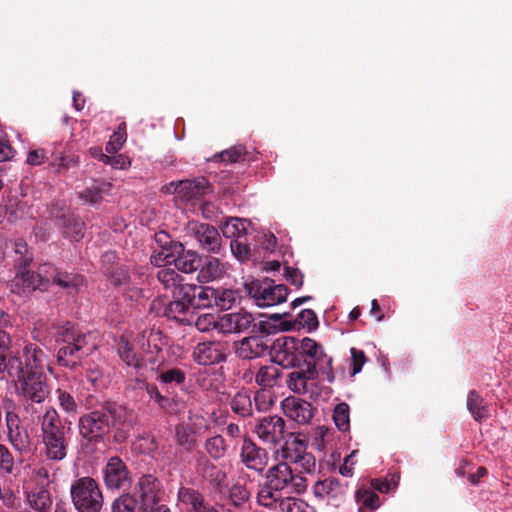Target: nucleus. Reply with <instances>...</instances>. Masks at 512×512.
Segmentation results:
<instances>
[{
  "mask_svg": "<svg viewBox=\"0 0 512 512\" xmlns=\"http://www.w3.org/2000/svg\"><path fill=\"white\" fill-rule=\"evenodd\" d=\"M253 325V314L244 309L226 313L218 320V329L224 334H240L245 332L251 333Z\"/></svg>",
  "mask_w": 512,
  "mask_h": 512,
  "instance_id": "18",
  "label": "nucleus"
},
{
  "mask_svg": "<svg viewBox=\"0 0 512 512\" xmlns=\"http://www.w3.org/2000/svg\"><path fill=\"white\" fill-rule=\"evenodd\" d=\"M282 371L275 365H266L260 367L255 376V382L261 388L271 389L280 386Z\"/></svg>",
  "mask_w": 512,
  "mask_h": 512,
  "instance_id": "38",
  "label": "nucleus"
},
{
  "mask_svg": "<svg viewBox=\"0 0 512 512\" xmlns=\"http://www.w3.org/2000/svg\"><path fill=\"white\" fill-rule=\"evenodd\" d=\"M240 459L246 468L262 473L268 463V453L252 439L244 437Z\"/></svg>",
  "mask_w": 512,
  "mask_h": 512,
  "instance_id": "22",
  "label": "nucleus"
},
{
  "mask_svg": "<svg viewBox=\"0 0 512 512\" xmlns=\"http://www.w3.org/2000/svg\"><path fill=\"white\" fill-rule=\"evenodd\" d=\"M205 423L203 416L190 414L186 422L175 426V441L185 451H191L197 444L198 432Z\"/></svg>",
  "mask_w": 512,
  "mask_h": 512,
  "instance_id": "16",
  "label": "nucleus"
},
{
  "mask_svg": "<svg viewBox=\"0 0 512 512\" xmlns=\"http://www.w3.org/2000/svg\"><path fill=\"white\" fill-rule=\"evenodd\" d=\"M195 327L200 332H208L214 328H218V321L213 314H202L197 317Z\"/></svg>",
  "mask_w": 512,
  "mask_h": 512,
  "instance_id": "64",
  "label": "nucleus"
},
{
  "mask_svg": "<svg viewBox=\"0 0 512 512\" xmlns=\"http://www.w3.org/2000/svg\"><path fill=\"white\" fill-rule=\"evenodd\" d=\"M23 359L20 358V367L23 372H45L47 353L35 343H26L23 348Z\"/></svg>",
  "mask_w": 512,
  "mask_h": 512,
  "instance_id": "27",
  "label": "nucleus"
},
{
  "mask_svg": "<svg viewBox=\"0 0 512 512\" xmlns=\"http://www.w3.org/2000/svg\"><path fill=\"white\" fill-rule=\"evenodd\" d=\"M157 380L164 384L182 385L186 381V373L180 368L162 370Z\"/></svg>",
  "mask_w": 512,
  "mask_h": 512,
  "instance_id": "57",
  "label": "nucleus"
},
{
  "mask_svg": "<svg viewBox=\"0 0 512 512\" xmlns=\"http://www.w3.org/2000/svg\"><path fill=\"white\" fill-rule=\"evenodd\" d=\"M333 359L332 357L328 356L327 354L324 355V357H321V359L315 362H309L307 363V366H313L315 369V379L318 378L319 373L324 376V379L328 383H333L335 381V374L333 370Z\"/></svg>",
  "mask_w": 512,
  "mask_h": 512,
  "instance_id": "48",
  "label": "nucleus"
},
{
  "mask_svg": "<svg viewBox=\"0 0 512 512\" xmlns=\"http://www.w3.org/2000/svg\"><path fill=\"white\" fill-rule=\"evenodd\" d=\"M14 267L30 266L33 261V253L28 248L27 243L23 239H17L13 244Z\"/></svg>",
  "mask_w": 512,
  "mask_h": 512,
  "instance_id": "47",
  "label": "nucleus"
},
{
  "mask_svg": "<svg viewBox=\"0 0 512 512\" xmlns=\"http://www.w3.org/2000/svg\"><path fill=\"white\" fill-rule=\"evenodd\" d=\"M197 279L200 283H208L221 278L226 272V264L213 256L202 258Z\"/></svg>",
  "mask_w": 512,
  "mask_h": 512,
  "instance_id": "29",
  "label": "nucleus"
},
{
  "mask_svg": "<svg viewBox=\"0 0 512 512\" xmlns=\"http://www.w3.org/2000/svg\"><path fill=\"white\" fill-rule=\"evenodd\" d=\"M229 406L234 414L241 418L253 415V403L248 390L237 391L230 399Z\"/></svg>",
  "mask_w": 512,
  "mask_h": 512,
  "instance_id": "35",
  "label": "nucleus"
},
{
  "mask_svg": "<svg viewBox=\"0 0 512 512\" xmlns=\"http://www.w3.org/2000/svg\"><path fill=\"white\" fill-rule=\"evenodd\" d=\"M333 420L336 427L346 432L350 429V407L347 403L341 402L337 404L333 411Z\"/></svg>",
  "mask_w": 512,
  "mask_h": 512,
  "instance_id": "49",
  "label": "nucleus"
},
{
  "mask_svg": "<svg viewBox=\"0 0 512 512\" xmlns=\"http://www.w3.org/2000/svg\"><path fill=\"white\" fill-rule=\"evenodd\" d=\"M308 380H315L313 366H303L299 370L291 372L288 375L287 385L293 392L303 394L308 391Z\"/></svg>",
  "mask_w": 512,
  "mask_h": 512,
  "instance_id": "34",
  "label": "nucleus"
},
{
  "mask_svg": "<svg viewBox=\"0 0 512 512\" xmlns=\"http://www.w3.org/2000/svg\"><path fill=\"white\" fill-rule=\"evenodd\" d=\"M133 427V411L113 401H104L78 419L79 435L88 445L103 443L115 429L114 440L123 442Z\"/></svg>",
  "mask_w": 512,
  "mask_h": 512,
  "instance_id": "1",
  "label": "nucleus"
},
{
  "mask_svg": "<svg viewBox=\"0 0 512 512\" xmlns=\"http://www.w3.org/2000/svg\"><path fill=\"white\" fill-rule=\"evenodd\" d=\"M247 224L246 220L230 218L221 226V230L226 238L240 239L247 234Z\"/></svg>",
  "mask_w": 512,
  "mask_h": 512,
  "instance_id": "45",
  "label": "nucleus"
},
{
  "mask_svg": "<svg viewBox=\"0 0 512 512\" xmlns=\"http://www.w3.org/2000/svg\"><path fill=\"white\" fill-rule=\"evenodd\" d=\"M49 215L63 235L71 241L78 242L84 237V222L64 202L56 201L52 203Z\"/></svg>",
  "mask_w": 512,
  "mask_h": 512,
  "instance_id": "6",
  "label": "nucleus"
},
{
  "mask_svg": "<svg viewBox=\"0 0 512 512\" xmlns=\"http://www.w3.org/2000/svg\"><path fill=\"white\" fill-rule=\"evenodd\" d=\"M281 408L286 417L300 425L310 423L316 410L310 402L294 396L285 398Z\"/></svg>",
  "mask_w": 512,
  "mask_h": 512,
  "instance_id": "20",
  "label": "nucleus"
},
{
  "mask_svg": "<svg viewBox=\"0 0 512 512\" xmlns=\"http://www.w3.org/2000/svg\"><path fill=\"white\" fill-rule=\"evenodd\" d=\"M178 500L186 506H190L193 512H218L204 498L198 490L181 487L178 491Z\"/></svg>",
  "mask_w": 512,
  "mask_h": 512,
  "instance_id": "28",
  "label": "nucleus"
},
{
  "mask_svg": "<svg viewBox=\"0 0 512 512\" xmlns=\"http://www.w3.org/2000/svg\"><path fill=\"white\" fill-rule=\"evenodd\" d=\"M118 354L122 361L126 363V365L133 367L137 370L143 368V359L137 355L132 345L128 342V340L124 339L123 337H121L118 343Z\"/></svg>",
  "mask_w": 512,
  "mask_h": 512,
  "instance_id": "41",
  "label": "nucleus"
},
{
  "mask_svg": "<svg viewBox=\"0 0 512 512\" xmlns=\"http://www.w3.org/2000/svg\"><path fill=\"white\" fill-rule=\"evenodd\" d=\"M55 342L61 346L87 340V335L77 330L75 325L69 321L54 326Z\"/></svg>",
  "mask_w": 512,
  "mask_h": 512,
  "instance_id": "33",
  "label": "nucleus"
},
{
  "mask_svg": "<svg viewBox=\"0 0 512 512\" xmlns=\"http://www.w3.org/2000/svg\"><path fill=\"white\" fill-rule=\"evenodd\" d=\"M228 344L224 341H204L198 343L192 352V359L199 365L208 366L225 362Z\"/></svg>",
  "mask_w": 512,
  "mask_h": 512,
  "instance_id": "13",
  "label": "nucleus"
},
{
  "mask_svg": "<svg viewBox=\"0 0 512 512\" xmlns=\"http://www.w3.org/2000/svg\"><path fill=\"white\" fill-rule=\"evenodd\" d=\"M283 499L284 498L280 492L271 490L269 485L265 482L260 486L257 493V503L268 509H275L276 507H279V504Z\"/></svg>",
  "mask_w": 512,
  "mask_h": 512,
  "instance_id": "44",
  "label": "nucleus"
},
{
  "mask_svg": "<svg viewBox=\"0 0 512 512\" xmlns=\"http://www.w3.org/2000/svg\"><path fill=\"white\" fill-rule=\"evenodd\" d=\"M293 479V470L286 463H277L271 466L265 474V483L274 491L288 493L289 483Z\"/></svg>",
  "mask_w": 512,
  "mask_h": 512,
  "instance_id": "26",
  "label": "nucleus"
},
{
  "mask_svg": "<svg viewBox=\"0 0 512 512\" xmlns=\"http://www.w3.org/2000/svg\"><path fill=\"white\" fill-rule=\"evenodd\" d=\"M272 361L287 369L301 368L306 359L300 354L299 340L290 336L276 339L272 345Z\"/></svg>",
  "mask_w": 512,
  "mask_h": 512,
  "instance_id": "9",
  "label": "nucleus"
},
{
  "mask_svg": "<svg viewBox=\"0 0 512 512\" xmlns=\"http://www.w3.org/2000/svg\"><path fill=\"white\" fill-rule=\"evenodd\" d=\"M5 425L7 439L12 447L20 454H26L31 449V436L27 427L22 424L19 414L14 410L6 409Z\"/></svg>",
  "mask_w": 512,
  "mask_h": 512,
  "instance_id": "12",
  "label": "nucleus"
},
{
  "mask_svg": "<svg viewBox=\"0 0 512 512\" xmlns=\"http://www.w3.org/2000/svg\"><path fill=\"white\" fill-rule=\"evenodd\" d=\"M281 331L306 328L309 332L316 330L319 326L316 313L312 309H303L293 321L280 322Z\"/></svg>",
  "mask_w": 512,
  "mask_h": 512,
  "instance_id": "31",
  "label": "nucleus"
},
{
  "mask_svg": "<svg viewBox=\"0 0 512 512\" xmlns=\"http://www.w3.org/2000/svg\"><path fill=\"white\" fill-rule=\"evenodd\" d=\"M86 345L87 340L61 345L57 351V363L70 370L77 369L83 358L88 356L85 351Z\"/></svg>",
  "mask_w": 512,
  "mask_h": 512,
  "instance_id": "25",
  "label": "nucleus"
},
{
  "mask_svg": "<svg viewBox=\"0 0 512 512\" xmlns=\"http://www.w3.org/2000/svg\"><path fill=\"white\" fill-rule=\"evenodd\" d=\"M281 512H314L306 502L293 497H285L279 504Z\"/></svg>",
  "mask_w": 512,
  "mask_h": 512,
  "instance_id": "56",
  "label": "nucleus"
},
{
  "mask_svg": "<svg viewBox=\"0 0 512 512\" xmlns=\"http://www.w3.org/2000/svg\"><path fill=\"white\" fill-rule=\"evenodd\" d=\"M155 243L159 250L155 249L150 257L151 264L155 266H162L175 261L179 252L183 251V244L179 241H174L170 234L165 231H159L154 236Z\"/></svg>",
  "mask_w": 512,
  "mask_h": 512,
  "instance_id": "14",
  "label": "nucleus"
},
{
  "mask_svg": "<svg viewBox=\"0 0 512 512\" xmlns=\"http://www.w3.org/2000/svg\"><path fill=\"white\" fill-rule=\"evenodd\" d=\"M216 302L214 303L216 307L221 310L230 309L237 300V293L231 289H217V295L215 296Z\"/></svg>",
  "mask_w": 512,
  "mask_h": 512,
  "instance_id": "59",
  "label": "nucleus"
},
{
  "mask_svg": "<svg viewBox=\"0 0 512 512\" xmlns=\"http://www.w3.org/2000/svg\"><path fill=\"white\" fill-rule=\"evenodd\" d=\"M171 293L174 299L184 302L189 308H193L195 300L194 284L183 283L182 281Z\"/></svg>",
  "mask_w": 512,
  "mask_h": 512,
  "instance_id": "51",
  "label": "nucleus"
},
{
  "mask_svg": "<svg viewBox=\"0 0 512 512\" xmlns=\"http://www.w3.org/2000/svg\"><path fill=\"white\" fill-rule=\"evenodd\" d=\"M189 307L184 302L173 298L169 303L163 305L160 301L154 300L151 303L150 310L157 311L158 314L178 322H184L185 316L189 311Z\"/></svg>",
  "mask_w": 512,
  "mask_h": 512,
  "instance_id": "30",
  "label": "nucleus"
},
{
  "mask_svg": "<svg viewBox=\"0 0 512 512\" xmlns=\"http://www.w3.org/2000/svg\"><path fill=\"white\" fill-rule=\"evenodd\" d=\"M245 154V148L241 145L231 147L227 150L222 151L216 157H219L221 161L226 163H235L243 159Z\"/></svg>",
  "mask_w": 512,
  "mask_h": 512,
  "instance_id": "63",
  "label": "nucleus"
},
{
  "mask_svg": "<svg viewBox=\"0 0 512 512\" xmlns=\"http://www.w3.org/2000/svg\"><path fill=\"white\" fill-rule=\"evenodd\" d=\"M44 455L48 460L60 462L68 455L70 427H66L53 407H49L40 418Z\"/></svg>",
  "mask_w": 512,
  "mask_h": 512,
  "instance_id": "2",
  "label": "nucleus"
},
{
  "mask_svg": "<svg viewBox=\"0 0 512 512\" xmlns=\"http://www.w3.org/2000/svg\"><path fill=\"white\" fill-rule=\"evenodd\" d=\"M73 508L77 512H100L103 506V494L99 484L92 477H81L70 488Z\"/></svg>",
  "mask_w": 512,
  "mask_h": 512,
  "instance_id": "4",
  "label": "nucleus"
},
{
  "mask_svg": "<svg viewBox=\"0 0 512 512\" xmlns=\"http://www.w3.org/2000/svg\"><path fill=\"white\" fill-rule=\"evenodd\" d=\"M102 473L107 490H126L132 484V472L125 461L117 455L107 460Z\"/></svg>",
  "mask_w": 512,
  "mask_h": 512,
  "instance_id": "11",
  "label": "nucleus"
},
{
  "mask_svg": "<svg viewBox=\"0 0 512 512\" xmlns=\"http://www.w3.org/2000/svg\"><path fill=\"white\" fill-rule=\"evenodd\" d=\"M289 289L284 284H275L274 280L265 278L253 282L249 293L258 307H270L287 300Z\"/></svg>",
  "mask_w": 512,
  "mask_h": 512,
  "instance_id": "7",
  "label": "nucleus"
},
{
  "mask_svg": "<svg viewBox=\"0 0 512 512\" xmlns=\"http://www.w3.org/2000/svg\"><path fill=\"white\" fill-rule=\"evenodd\" d=\"M192 235L208 252L219 254L222 249V239L218 230L207 223H193L190 227Z\"/></svg>",
  "mask_w": 512,
  "mask_h": 512,
  "instance_id": "23",
  "label": "nucleus"
},
{
  "mask_svg": "<svg viewBox=\"0 0 512 512\" xmlns=\"http://www.w3.org/2000/svg\"><path fill=\"white\" fill-rule=\"evenodd\" d=\"M20 368V357L16 355L0 353V379L4 378V373L13 379Z\"/></svg>",
  "mask_w": 512,
  "mask_h": 512,
  "instance_id": "52",
  "label": "nucleus"
},
{
  "mask_svg": "<svg viewBox=\"0 0 512 512\" xmlns=\"http://www.w3.org/2000/svg\"><path fill=\"white\" fill-rule=\"evenodd\" d=\"M175 191L181 200L195 205L211 192V185L206 178L199 177L179 181Z\"/></svg>",
  "mask_w": 512,
  "mask_h": 512,
  "instance_id": "21",
  "label": "nucleus"
},
{
  "mask_svg": "<svg viewBox=\"0 0 512 512\" xmlns=\"http://www.w3.org/2000/svg\"><path fill=\"white\" fill-rule=\"evenodd\" d=\"M307 443L300 435L288 433L283 440V444L277 450V455L281 459L280 463L299 464L302 472L312 473L315 470V457L306 451Z\"/></svg>",
  "mask_w": 512,
  "mask_h": 512,
  "instance_id": "5",
  "label": "nucleus"
},
{
  "mask_svg": "<svg viewBox=\"0 0 512 512\" xmlns=\"http://www.w3.org/2000/svg\"><path fill=\"white\" fill-rule=\"evenodd\" d=\"M110 283L115 287H120L124 292H130V298L140 295V289L137 288L131 280L129 271L124 266H117L108 273Z\"/></svg>",
  "mask_w": 512,
  "mask_h": 512,
  "instance_id": "32",
  "label": "nucleus"
},
{
  "mask_svg": "<svg viewBox=\"0 0 512 512\" xmlns=\"http://www.w3.org/2000/svg\"><path fill=\"white\" fill-rule=\"evenodd\" d=\"M42 271L44 273V277H46L45 280L47 287L52 282L62 289L77 291L79 287L84 284V278L82 275L62 271L50 263L42 264Z\"/></svg>",
  "mask_w": 512,
  "mask_h": 512,
  "instance_id": "19",
  "label": "nucleus"
},
{
  "mask_svg": "<svg viewBox=\"0 0 512 512\" xmlns=\"http://www.w3.org/2000/svg\"><path fill=\"white\" fill-rule=\"evenodd\" d=\"M217 289L210 286L195 285V300L193 309H202L215 306Z\"/></svg>",
  "mask_w": 512,
  "mask_h": 512,
  "instance_id": "42",
  "label": "nucleus"
},
{
  "mask_svg": "<svg viewBox=\"0 0 512 512\" xmlns=\"http://www.w3.org/2000/svg\"><path fill=\"white\" fill-rule=\"evenodd\" d=\"M467 409L477 422H482L490 417L487 402L476 390H471L468 393Z\"/></svg>",
  "mask_w": 512,
  "mask_h": 512,
  "instance_id": "37",
  "label": "nucleus"
},
{
  "mask_svg": "<svg viewBox=\"0 0 512 512\" xmlns=\"http://www.w3.org/2000/svg\"><path fill=\"white\" fill-rule=\"evenodd\" d=\"M29 506L36 512H50L52 507V497L50 492L41 487L37 491L31 492L27 496Z\"/></svg>",
  "mask_w": 512,
  "mask_h": 512,
  "instance_id": "40",
  "label": "nucleus"
},
{
  "mask_svg": "<svg viewBox=\"0 0 512 512\" xmlns=\"http://www.w3.org/2000/svg\"><path fill=\"white\" fill-rule=\"evenodd\" d=\"M15 394L27 410L33 404H42L51 393L45 372H23L20 367L13 377Z\"/></svg>",
  "mask_w": 512,
  "mask_h": 512,
  "instance_id": "3",
  "label": "nucleus"
},
{
  "mask_svg": "<svg viewBox=\"0 0 512 512\" xmlns=\"http://www.w3.org/2000/svg\"><path fill=\"white\" fill-rule=\"evenodd\" d=\"M110 184L93 185L79 194V197L87 203L96 204L102 200V194L108 191Z\"/></svg>",
  "mask_w": 512,
  "mask_h": 512,
  "instance_id": "58",
  "label": "nucleus"
},
{
  "mask_svg": "<svg viewBox=\"0 0 512 512\" xmlns=\"http://www.w3.org/2000/svg\"><path fill=\"white\" fill-rule=\"evenodd\" d=\"M253 401L256 410L259 412H267L275 403L273 393L265 388H261L255 392Z\"/></svg>",
  "mask_w": 512,
  "mask_h": 512,
  "instance_id": "55",
  "label": "nucleus"
},
{
  "mask_svg": "<svg viewBox=\"0 0 512 512\" xmlns=\"http://www.w3.org/2000/svg\"><path fill=\"white\" fill-rule=\"evenodd\" d=\"M57 400L60 408L68 415H76L78 405L74 396L68 391L58 388L56 390Z\"/></svg>",
  "mask_w": 512,
  "mask_h": 512,
  "instance_id": "54",
  "label": "nucleus"
},
{
  "mask_svg": "<svg viewBox=\"0 0 512 512\" xmlns=\"http://www.w3.org/2000/svg\"><path fill=\"white\" fill-rule=\"evenodd\" d=\"M253 432L264 444L274 447L280 444L288 434L285 420L277 414L257 418Z\"/></svg>",
  "mask_w": 512,
  "mask_h": 512,
  "instance_id": "10",
  "label": "nucleus"
},
{
  "mask_svg": "<svg viewBox=\"0 0 512 512\" xmlns=\"http://www.w3.org/2000/svg\"><path fill=\"white\" fill-rule=\"evenodd\" d=\"M235 354L242 360H253L265 355L268 344L263 337L253 335L244 337L233 343Z\"/></svg>",
  "mask_w": 512,
  "mask_h": 512,
  "instance_id": "24",
  "label": "nucleus"
},
{
  "mask_svg": "<svg viewBox=\"0 0 512 512\" xmlns=\"http://www.w3.org/2000/svg\"><path fill=\"white\" fill-rule=\"evenodd\" d=\"M278 330H281L280 324L276 325L269 320H262L257 322L254 318V325L252 326L251 334L264 338L266 336L275 334Z\"/></svg>",
  "mask_w": 512,
  "mask_h": 512,
  "instance_id": "60",
  "label": "nucleus"
},
{
  "mask_svg": "<svg viewBox=\"0 0 512 512\" xmlns=\"http://www.w3.org/2000/svg\"><path fill=\"white\" fill-rule=\"evenodd\" d=\"M18 470L12 452L7 446L0 443V471L6 475H16Z\"/></svg>",
  "mask_w": 512,
  "mask_h": 512,
  "instance_id": "50",
  "label": "nucleus"
},
{
  "mask_svg": "<svg viewBox=\"0 0 512 512\" xmlns=\"http://www.w3.org/2000/svg\"><path fill=\"white\" fill-rule=\"evenodd\" d=\"M204 448L212 459L219 460L225 456L228 446L223 436L218 434L207 438Z\"/></svg>",
  "mask_w": 512,
  "mask_h": 512,
  "instance_id": "46",
  "label": "nucleus"
},
{
  "mask_svg": "<svg viewBox=\"0 0 512 512\" xmlns=\"http://www.w3.org/2000/svg\"><path fill=\"white\" fill-rule=\"evenodd\" d=\"M299 346L300 354H302L303 359H306L305 362H302V367L307 366L309 362L319 361L326 354L320 344L308 337H305L301 342L299 341Z\"/></svg>",
  "mask_w": 512,
  "mask_h": 512,
  "instance_id": "39",
  "label": "nucleus"
},
{
  "mask_svg": "<svg viewBox=\"0 0 512 512\" xmlns=\"http://www.w3.org/2000/svg\"><path fill=\"white\" fill-rule=\"evenodd\" d=\"M111 512H146L138 505V500L130 493H124L111 504Z\"/></svg>",
  "mask_w": 512,
  "mask_h": 512,
  "instance_id": "43",
  "label": "nucleus"
},
{
  "mask_svg": "<svg viewBox=\"0 0 512 512\" xmlns=\"http://www.w3.org/2000/svg\"><path fill=\"white\" fill-rule=\"evenodd\" d=\"M15 276L10 281V291L20 296H28L36 290L46 291V277L42 271V265L36 272L29 269V266L14 267Z\"/></svg>",
  "mask_w": 512,
  "mask_h": 512,
  "instance_id": "8",
  "label": "nucleus"
},
{
  "mask_svg": "<svg viewBox=\"0 0 512 512\" xmlns=\"http://www.w3.org/2000/svg\"><path fill=\"white\" fill-rule=\"evenodd\" d=\"M160 482L153 475H143L139 478L131 495L138 500V505L146 512L149 507L155 505L160 500Z\"/></svg>",
  "mask_w": 512,
  "mask_h": 512,
  "instance_id": "17",
  "label": "nucleus"
},
{
  "mask_svg": "<svg viewBox=\"0 0 512 512\" xmlns=\"http://www.w3.org/2000/svg\"><path fill=\"white\" fill-rule=\"evenodd\" d=\"M157 279L166 289L171 291L183 281V277L171 268L160 269L157 272Z\"/></svg>",
  "mask_w": 512,
  "mask_h": 512,
  "instance_id": "53",
  "label": "nucleus"
},
{
  "mask_svg": "<svg viewBox=\"0 0 512 512\" xmlns=\"http://www.w3.org/2000/svg\"><path fill=\"white\" fill-rule=\"evenodd\" d=\"M229 496L232 504L235 507H240L242 504L249 500L250 491L244 485L237 483L231 487Z\"/></svg>",
  "mask_w": 512,
  "mask_h": 512,
  "instance_id": "61",
  "label": "nucleus"
},
{
  "mask_svg": "<svg viewBox=\"0 0 512 512\" xmlns=\"http://www.w3.org/2000/svg\"><path fill=\"white\" fill-rule=\"evenodd\" d=\"M201 262L202 257L197 252L186 250L183 246V251L179 252L178 257H175V261H171L169 264H174L178 271L189 274L198 270Z\"/></svg>",
  "mask_w": 512,
  "mask_h": 512,
  "instance_id": "36",
  "label": "nucleus"
},
{
  "mask_svg": "<svg viewBox=\"0 0 512 512\" xmlns=\"http://www.w3.org/2000/svg\"><path fill=\"white\" fill-rule=\"evenodd\" d=\"M351 353V367H350V376L354 377L358 373L361 372L364 364L367 362V357L364 351L359 350L355 347L350 349Z\"/></svg>",
  "mask_w": 512,
  "mask_h": 512,
  "instance_id": "62",
  "label": "nucleus"
},
{
  "mask_svg": "<svg viewBox=\"0 0 512 512\" xmlns=\"http://www.w3.org/2000/svg\"><path fill=\"white\" fill-rule=\"evenodd\" d=\"M313 495L329 505L338 506L345 497L347 483L335 477L318 480L313 485Z\"/></svg>",
  "mask_w": 512,
  "mask_h": 512,
  "instance_id": "15",
  "label": "nucleus"
}]
</instances>
